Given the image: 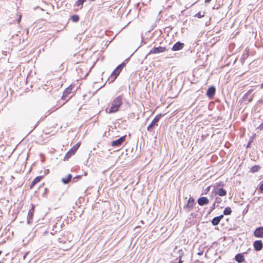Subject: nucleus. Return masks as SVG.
Returning a JSON list of instances; mask_svg holds the SVG:
<instances>
[{
  "mask_svg": "<svg viewBox=\"0 0 263 263\" xmlns=\"http://www.w3.org/2000/svg\"><path fill=\"white\" fill-rule=\"evenodd\" d=\"M72 179V175L71 174H69L67 176V183L70 182Z\"/></svg>",
  "mask_w": 263,
  "mask_h": 263,
  "instance_id": "25",
  "label": "nucleus"
},
{
  "mask_svg": "<svg viewBox=\"0 0 263 263\" xmlns=\"http://www.w3.org/2000/svg\"><path fill=\"white\" fill-rule=\"evenodd\" d=\"M80 177V176H77V177H76L75 178H73V182L76 181H75V179H76V178H79Z\"/></svg>",
  "mask_w": 263,
  "mask_h": 263,
  "instance_id": "31",
  "label": "nucleus"
},
{
  "mask_svg": "<svg viewBox=\"0 0 263 263\" xmlns=\"http://www.w3.org/2000/svg\"><path fill=\"white\" fill-rule=\"evenodd\" d=\"M80 145V143H77L68 152H67V159L73 155Z\"/></svg>",
  "mask_w": 263,
  "mask_h": 263,
  "instance_id": "7",
  "label": "nucleus"
},
{
  "mask_svg": "<svg viewBox=\"0 0 263 263\" xmlns=\"http://www.w3.org/2000/svg\"><path fill=\"white\" fill-rule=\"evenodd\" d=\"M184 47V44L180 42L176 43L172 47V50L174 51H178L182 49Z\"/></svg>",
  "mask_w": 263,
  "mask_h": 263,
  "instance_id": "12",
  "label": "nucleus"
},
{
  "mask_svg": "<svg viewBox=\"0 0 263 263\" xmlns=\"http://www.w3.org/2000/svg\"><path fill=\"white\" fill-rule=\"evenodd\" d=\"M209 202V199L205 197H202L198 199V203L200 205H204L208 204Z\"/></svg>",
  "mask_w": 263,
  "mask_h": 263,
  "instance_id": "13",
  "label": "nucleus"
},
{
  "mask_svg": "<svg viewBox=\"0 0 263 263\" xmlns=\"http://www.w3.org/2000/svg\"><path fill=\"white\" fill-rule=\"evenodd\" d=\"M250 143H251V142H250L248 143V146H247V147L249 146V145H250Z\"/></svg>",
  "mask_w": 263,
  "mask_h": 263,
  "instance_id": "37",
  "label": "nucleus"
},
{
  "mask_svg": "<svg viewBox=\"0 0 263 263\" xmlns=\"http://www.w3.org/2000/svg\"><path fill=\"white\" fill-rule=\"evenodd\" d=\"M26 256V254H25V255H24V258H25Z\"/></svg>",
  "mask_w": 263,
  "mask_h": 263,
  "instance_id": "39",
  "label": "nucleus"
},
{
  "mask_svg": "<svg viewBox=\"0 0 263 263\" xmlns=\"http://www.w3.org/2000/svg\"><path fill=\"white\" fill-rule=\"evenodd\" d=\"M39 123V121L37 122V124H36V125L35 126V127H36L37 126V125H38V124Z\"/></svg>",
  "mask_w": 263,
  "mask_h": 263,
  "instance_id": "36",
  "label": "nucleus"
},
{
  "mask_svg": "<svg viewBox=\"0 0 263 263\" xmlns=\"http://www.w3.org/2000/svg\"><path fill=\"white\" fill-rule=\"evenodd\" d=\"M260 167L258 165H254L251 168V171L253 173L259 171Z\"/></svg>",
  "mask_w": 263,
  "mask_h": 263,
  "instance_id": "21",
  "label": "nucleus"
},
{
  "mask_svg": "<svg viewBox=\"0 0 263 263\" xmlns=\"http://www.w3.org/2000/svg\"><path fill=\"white\" fill-rule=\"evenodd\" d=\"M211 1V0H205V3H209Z\"/></svg>",
  "mask_w": 263,
  "mask_h": 263,
  "instance_id": "33",
  "label": "nucleus"
},
{
  "mask_svg": "<svg viewBox=\"0 0 263 263\" xmlns=\"http://www.w3.org/2000/svg\"><path fill=\"white\" fill-rule=\"evenodd\" d=\"M122 103V98L121 96H118L116 98L112 103L111 107L109 109V113H114L117 111L119 110V107Z\"/></svg>",
  "mask_w": 263,
  "mask_h": 263,
  "instance_id": "1",
  "label": "nucleus"
},
{
  "mask_svg": "<svg viewBox=\"0 0 263 263\" xmlns=\"http://www.w3.org/2000/svg\"><path fill=\"white\" fill-rule=\"evenodd\" d=\"M43 178V176H39L36 177L32 181L31 185H30V188L32 189L33 186H34L37 183L39 182L41 179Z\"/></svg>",
  "mask_w": 263,
  "mask_h": 263,
  "instance_id": "15",
  "label": "nucleus"
},
{
  "mask_svg": "<svg viewBox=\"0 0 263 263\" xmlns=\"http://www.w3.org/2000/svg\"><path fill=\"white\" fill-rule=\"evenodd\" d=\"M70 18L73 22H78L79 20V16L78 15H73L71 16Z\"/></svg>",
  "mask_w": 263,
  "mask_h": 263,
  "instance_id": "20",
  "label": "nucleus"
},
{
  "mask_svg": "<svg viewBox=\"0 0 263 263\" xmlns=\"http://www.w3.org/2000/svg\"><path fill=\"white\" fill-rule=\"evenodd\" d=\"M195 204V200L192 197L189 198L187 203L184 206V208L186 210L187 212L191 211L194 208Z\"/></svg>",
  "mask_w": 263,
  "mask_h": 263,
  "instance_id": "3",
  "label": "nucleus"
},
{
  "mask_svg": "<svg viewBox=\"0 0 263 263\" xmlns=\"http://www.w3.org/2000/svg\"><path fill=\"white\" fill-rule=\"evenodd\" d=\"M66 97V89L64 90L62 98L65 99Z\"/></svg>",
  "mask_w": 263,
  "mask_h": 263,
  "instance_id": "26",
  "label": "nucleus"
},
{
  "mask_svg": "<svg viewBox=\"0 0 263 263\" xmlns=\"http://www.w3.org/2000/svg\"><path fill=\"white\" fill-rule=\"evenodd\" d=\"M198 254L199 255H202L203 254V252L202 251L199 252L198 253Z\"/></svg>",
  "mask_w": 263,
  "mask_h": 263,
  "instance_id": "32",
  "label": "nucleus"
},
{
  "mask_svg": "<svg viewBox=\"0 0 263 263\" xmlns=\"http://www.w3.org/2000/svg\"><path fill=\"white\" fill-rule=\"evenodd\" d=\"M223 218V215H221L219 216L214 217L212 220V223L213 226H216L218 225L220 220Z\"/></svg>",
  "mask_w": 263,
  "mask_h": 263,
  "instance_id": "14",
  "label": "nucleus"
},
{
  "mask_svg": "<svg viewBox=\"0 0 263 263\" xmlns=\"http://www.w3.org/2000/svg\"><path fill=\"white\" fill-rule=\"evenodd\" d=\"M259 190L261 191V192H263V183L260 184L259 186Z\"/></svg>",
  "mask_w": 263,
  "mask_h": 263,
  "instance_id": "27",
  "label": "nucleus"
},
{
  "mask_svg": "<svg viewBox=\"0 0 263 263\" xmlns=\"http://www.w3.org/2000/svg\"><path fill=\"white\" fill-rule=\"evenodd\" d=\"M52 111H53V110H52ZM48 112H49V113H48V115H49V114H50L52 112V111H50V110H49V111H48Z\"/></svg>",
  "mask_w": 263,
  "mask_h": 263,
  "instance_id": "35",
  "label": "nucleus"
},
{
  "mask_svg": "<svg viewBox=\"0 0 263 263\" xmlns=\"http://www.w3.org/2000/svg\"><path fill=\"white\" fill-rule=\"evenodd\" d=\"M166 50V48L164 47H154L152 48L149 52V54H157L161 52H163Z\"/></svg>",
  "mask_w": 263,
  "mask_h": 263,
  "instance_id": "6",
  "label": "nucleus"
},
{
  "mask_svg": "<svg viewBox=\"0 0 263 263\" xmlns=\"http://www.w3.org/2000/svg\"><path fill=\"white\" fill-rule=\"evenodd\" d=\"M231 213H232V210L230 207L226 208L223 211V214L225 215H230L231 214Z\"/></svg>",
  "mask_w": 263,
  "mask_h": 263,
  "instance_id": "19",
  "label": "nucleus"
},
{
  "mask_svg": "<svg viewBox=\"0 0 263 263\" xmlns=\"http://www.w3.org/2000/svg\"><path fill=\"white\" fill-rule=\"evenodd\" d=\"M78 87L74 85H70L67 87V97L71 98L75 93Z\"/></svg>",
  "mask_w": 263,
  "mask_h": 263,
  "instance_id": "2",
  "label": "nucleus"
},
{
  "mask_svg": "<svg viewBox=\"0 0 263 263\" xmlns=\"http://www.w3.org/2000/svg\"><path fill=\"white\" fill-rule=\"evenodd\" d=\"M215 93V88L214 87H210L207 90L206 95L211 98L213 96Z\"/></svg>",
  "mask_w": 263,
  "mask_h": 263,
  "instance_id": "16",
  "label": "nucleus"
},
{
  "mask_svg": "<svg viewBox=\"0 0 263 263\" xmlns=\"http://www.w3.org/2000/svg\"><path fill=\"white\" fill-rule=\"evenodd\" d=\"M59 242H64H64H65V241L64 240V239H63V238H59Z\"/></svg>",
  "mask_w": 263,
  "mask_h": 263,
  "instance_id": "30",
  "label": "nucleus"
},
{
  "mask_svg": "<svg viewBox=\"0 0 263 263\" xmlns=\"http://www.w3.org/2000/svg\"><path fill=\"white\" fill-rule=\"evenodd\" d=\"M216 194H218L220 196H224L226 195L227 191L223 188H218L216 191Z\"/></svg>",
  "mask_w": 263,
  "mask_h": 263,
  "instance_id": "17",
  "label": "nucleus"
},
{
  "mask_svg": "<svg viewBox=\"0 0 263 263\" xmlns=\"http://www.w3.org/2000/svg\"><path fill=\"white\" fill-rule=\"evenodd\" d=\"M254 235L256 237L263 238V227L257 228L254 232Z\"/></svg>",
  "mask_w": 263,
  "mask_h": 263,
  "instance_id": "10",
  "label": "nucleus"
},
{
  "mask_svg": "<svg viewBox=\"0 0 263 263\" xmlns=\"http://www.w3.org/2000/svg\"><path fill=\"white\" fill-rule=\"evenodd\" d=\"M204 12L202 13L201 12H199L195 15V16L197 17L198 18H202L204 16Z\"/></svg>",
  "mask_w": 263,
  "mask_h": 263,
  "instance_id": "23",
  "label": "nucleus"
},
{
  "mask_svg": "<svg viewBox=\"0 0 263 263\" xmlns=\"http://www.w3.org/2000/svg\"><path fill=\"white\" fill-rule=\"evenodd\" d=\"M235 260L239 263H241L245 260L244 256L241 254H238L235 257Z\"/></svg>",
  "mask_w": 263,
  "mask_h": 263,
  "instance_id": "18",
  "label": "nucleus"
},
{
  "mask_svg": "<svg viewBox=\"0 0 263 263\" xmlns=\"http://www.w3.org/2000/svg\"><path fill=\"white\" fill-rule=\"evenodd\" d=\"M86 0H78V1L76 2V4L77 6H82V5L83 4L84 2Z\"/></svg>",
  "mask_w": 263,
  "mask_h": 263,
  "instance_id": "24",
  "label": "nucleus"
},
{
  "mask_svg": "<svg viewBox=\"0 0 263 263\" xmlns=\"http://www.w3.org/2000/svg\"><path fill=\"white\" fill-rule=\"evenodd\" d=\"M179 252V258H180V260L178 262V263H182V261L181 260V257L182 256L183 253V251L182 250H179L178 251Z\"/></svg>",
  "mask_w": 263,
  "mask_h": 263,
  "instance_id": "22",
  "label": "nucleus"
},
{
  "mask_svg": "<svg viewBox=\"0 0 263 263\" xmlns=\"http://www.w3.org/2000/svg\"><path fill=\"white\" fill-rule=\"evenodd\" d=\"M126 136H123L119 139L112 141L111 145L112 146H120L125 140Z\"/></svg>",
  "mask_w": 263,
  "mask_h": 263,
  "instance_id": "8",
  "label": "nucleus"
},
{
  "mask_svg": "<svg viewBox=\"0 0 263 263\" xmlns=\"http://www.w3.org/2000/svg\"><path fill=\"white\" fill-rule=\"evenodd\" d=\"M66 160V155L64 157V160Z\"/></svg>",
  "mask_w": 263,
  "mask_h": 263,
  "instance_id": "38",
  "label": "nucleus"
},
{
  "mask_svg": "<svg viewBox=\"0 0 263 263\" xmlns=\"http://www.w3.org/2000/svg\"><path fill=\"white\" fill-rule=\"evenodd\" d=\"M253 246L255 250L257 251H260L263 247V244L261 240H256L253 243Z\"/></svg>",
  "mask_w": 263,
  "mask_h": 263,
  "instance_id": "11",
  "label": "nucleus"
},
{
  "mask_svg": "<svg viewBox=\"0 0 263 263\" xmlns=\"http://www.w3.org/2000/svg\"><path fill=\"white\" fill-rule=\"evenodd\" d=\"M61 181L64 184H66V177L62 178Z\"/></svg>",
  "mask_w": 263,
  "mask_h": 263,
  "instance_id": "29",
  "label": "nucleus"
},
{
  "mask_svg": "<svg viewBox=\"0 0 263 263\" xmlns=\"http://www.w3.org/2000/svg\"><path fill=\"white\" fill-rule=\"evenodd\" d=\"M215 203H214L213 205V209H215Z\"/></svg>",
  "mask_w": 263,
  "mask_h": 263,
  "instance_id": "34",
  "label": "nucleus"
},
{
  "mask_svg": "<svg viewBox=\"0 0 263 263\" xmlns=\"http://www.w3.org/2000/svg\"><path fill=\"white\" fill-rule=\"evenodd\" d=\"M161 117V115H157V116H156L155 117V118L153 119L152 122L151 123V124L147 127V130L148 131H149V132H152V128L155 125H157V123L159 121Z\"/></svg>",
  "mask_w": 263,
  "mask_h": 263,
  "instance_id": "4",
  "label": "nucleus"
},
{
  "mask_svg": "<svg viewBox=\"0 0 263 263\" xmlns=\"http://www.w3.org/2000/svg\"><path fill=\"white\" fill-rule=\"evenodd\" d=\"M124 64L123 63L119 65L112 72L111 77H113L114 79H115L120 74L121 71L123 68Z\"/></svg>",
  "mask_w": 263,
  "mask_h": 263,
  "instance_id": "5",
  "label": "nucleus"
},
{
  "mask_svg": "<svg viewBox=\"0 0 263 263\" xmlns=\"http://www.w3.org/2000/svg\"><path fill=\"white\" fill-rule=\"evenodd\" d=\"M21 18H22V15H20L18 18L16 20L17 23H20V22H21Z\"/></svg>",
  "mask_w": 263,
  "mask_h": 263,
  "instance_id": "28",
  "label": "nucleus"
},
{
  "mask_svg": "<svg viewBox=\"0 0 263 263\" xmlns=\"http://www.w3.org/2000/svg\"><path fill=\"white\" fill-rule=\"evenodd\" d=\"M32 208L31 209H30L28 213V216H27V223L28 224H30L32 223V220L33 217L34 215V206L33 204H31Z\"/></svg>",
  "mask_w": 263,
  "mask_h": 263,
  "instance_id": "9",
  "label": "nucleus"
}]
</instances>
